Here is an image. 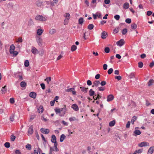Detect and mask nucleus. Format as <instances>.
Masks as SVG:
<instances>
[{"mask_svg": "<svg viewBox=\"0 0 154 154\" xmlns=\"http://www.w3.org/2000/svg\"><path fill=\"white\" fill-rule=\"evenodd\" d=\"M22 42V39L20 37L18 39L16 40V42Z\"/></svg>", "mask_w": 154, "mask_h": 154, "instance_id": "nucleus-52", "label": "nucleus"}, {"mask_svg": "<svg viewBox=\"0 0 154 154\" xmlns=\"http://www.w3.org/2000/svg\"><path fill=\"white\" fill-rule=\"evenodd\" d=\"M101 86H104L106 84V82L105 81H103L101 82L100 83Z\"/></svg>", "mask_w": 154, "mask_h": 154, "instance_id": "nucleus-54", "label": "nucleus"}, {"mask_svg": "<svg viewBox=\"0 0 154 154\" xmlns=\"http://www.w3.org/2000/svg\"><path fill=\"white\" fill-rule=\"evenodd\" d=\"M143 66V64L141 62H140L138 63V66L139 68H142Z\"/></svg>", "mask_w": 154, "mask_h": 154, "instance_id": "nucleus-51", "label": "nucleus"}, {"mask_svg": "<svg viewBox=\"0 0 154 154\" xmlns=\"http://www.w3.org/2000/svg\"><path fill=\"white\" fill-rule=\"evenodd\" d=\"M54 150V149L52 147H50L49 154H53V151Z\"/></svg>", "mask_w": 154, "mask_h": 154, "instance_id": "nucleus-53", "label": "nucleus"}, {"mask_svg": "<svg viewBox=\"0 0 154 154\" xmlns=\"http://www.w3.org/2000/svg\"><path fill=\"white\" fill-rule=\"evenodd\" d=\"M29 65V62L28 60H26L24 62V65L26 67H28Z\"/></svg>", "mask_w": 154, "mask_h": 154, "instance_id": "nucleus-36", "label": "nucleus"}, {"mask_svg": "<svg viewBox=\"0 0 154 154\" xmlns=\"http://www.w3.org/2000/svg\"><path fill=\"white\" fill-rule=\"evenodd\" d=\"M137 118L135 116H134L132 117V118L131 119V123L132 124H134V122L137 120Z\"/></svg>", "mask_w": 154, "mask_h": 154, "instance_id": "nucleus-30", "label": "nucleus"}, {"mask_svg": "<svg viewBox=\"0 0 154 154\" xmlns=\"http://www.w3.org/2000/svg\"><path fill=\"white\" fill-rule=\"evenodd\" d=\"M56 136L54 135H52L51 136V141L52 143L56 142Z\"/></svg>", "mask_w": 154, "mask_h": 154, "instance_id": "nucleus-18", "label": "nucleus"}, {"mask_svg": "<svg viewBox=\"0 0 154 154\" xmlns=\"http://www.w3.org/2000/svg\"><path fill=\"white\" fill-rule=\"evenodd\" d=\"M71 107L75 111H77L79 110V108L78 106L76 104H72L71 106Z\"/></svg>", "mask_w": 154, "mask_h": 154, "instance_id": "nucleus-11", "label": "nucleus"}, {"mask_svg": "<svg viewBox=\"0 0 154 154\" xmlns=\"http://www.w3.org/2000/svg\"><path fill=\"white\" fill-rule=\"evenodd\" d=\"M65 91L67 92H72L73 95L76 94V92L75 91V88H71L68 89H66Z\"/></svg>", "mask_w": 154, "mask_h": 154, "instance_id": "nucleus-7", "label": "nucleus"}, {"mask_svg": "<svg viewBox=\"0 0 154 154\" xmlns=\"http://www.w3.org/2000/svg\"><path fill=\"white\" fill-rule=\"evenodd\" d=\"M131 122L130 121H128L126 124V127L127 128H129L130 127V125Z\"/></svg>", "mask_w": 154, "mask_h": 154, "instance_id": "nucleus-55", "label": "nucleus"}, {"mask_svg": "<svg viewBox=\"0 0 154 154\" xmlns=\"http://www.w3.org/2000/svg\"><path fill=\"white\" fill-rule=\"evenodd\" d=\"M20 86L22 87H24L26 86V83L25 82L22 81L20 83Z\"/></svg>", "mask_w": 154, "mask_h": 154, "instance_id": "nucleus-37", "label": "nucleus"}, {"mask_svg": "<svg viewBox=\"0 0 154 154\" xmlns=\"http://www.w3.org/2000/svg\"><path fill=\"white\" fill-rule=\"evenodd\" d=\"M16 154H21V152L19 150H17L15 151Z\"/></svg>", "mask_w": 154, "mask_h": 154, "instance_id": "nucleus-64", "label": "nucleus"}, {"mask_svg": "<svg viewBox=\"0 0 154 154\" xmlns=\"http://www.w3.org/2000/svg\"><path fill=\"white\" fill-rule=\"evenodd\" d=\"M15 46L14 45H11L10 47V53L12 54L14 56H16L18 54V52L16 51H14Z\"/></svg>", "mask_w": 154, "mask_h": 154, "instance_id": "nucleus-1", "label": "nucleus"}, {"mask_svg": "<svg viewBox=\"0 0 154 154\" xmlns=\"http://www.w3.org/2000/svg\"><path fill=\"white\" fill-rule=\"evenodd\" d=\"M69 120L70 122H72L73 121H75L76 120H78L76 119V118L75 117H70Z\"/></svg>", "mask_w": 154, "mask_h": 154, "instance_id": "nucleus-28", "label": "nucleus"}, {"mask_svg": "<svg viewBox=\"0 0 154 154\" xmlns=\"http://www.w3.org/2000/svg\"><path fill=\"white\" fill-rule=\"evenodd\" d=\"M15 138H16V137L13 135H11V141H14V140H15Z\"/></svg>", "mask_w": 154, "mask_h": 154, "instance_id": "nucleus-46", "label": "nucleus"}, {"mask_svg": "<svg viewBox=\"0 0 154 154\" xmlns=\"http://www.w3.org/2000/svg\"><path fill=\"white\" fill-rule=\"evenodd\" d=\"M41 132L44 134H47L49 132V130L48 129L42 128L41 129Z\"/></svg>", "mask_w": 154, "mask_h": 154, "instance_id": "nucleus-10", "label": "nucleus"}, {"mask_svg": "<svg viewBox=\"0 0 154 154\" xmlns=\"http://www.w3.org/2000/svg\"><path fill=\"white\" fill-rule=\"evenodd\" d=\"M96 14L97 15V17H98L99 18H101L102 17L101 14L100 13L98 12H97L96 13Z\"/></svg>", "mask_w": 154, "mask_h": 154, "instance_id": "nucleus-59", "label": "nucleus"}, {"mask_svg": "<svg viewBox=\"0 0 154 154\" xmlns=\"http://www.w3.org/2000/svg\"><path fill=\"white\" fill-rule=\"evenodd\" d=\"M95 93L94 91L92 89H91L89 91V94L90 96H93Z\"/></svg>", "mask_w": 154, "mask_h": 154, "instance_id": "nucleus-25", "label": "nucleus"}, {"mask_svg": "<svg viewBox=\"0 0 154 154\" xmlns=\"http://www.w3.org/2000/svg\"><path fill=\"white\" fill-rule=\"evenodd\" d=\"M80 88L81 89V91L85 93L87 92V90L88 89V88H86L84 87H80Z\"/></svg>", "mask_w": 154, "mask_h": 154, "instance_id": "nucleus-21", "label": "nucleus"}, {"mask_svg": "<svg viewBox=\"0 0 154 154\" xmlns=\"http://www.w3.org/2000/svg\"><path fill=\"white\" fill-rule=\"evenodd\" d=\"M131 20L130 18H127L125 20V22L128 23H130L131 22Z\"/></svg>", "mask_w": 154, "mask_h": 154, "instance_id": "nucleus-50", "label": "nucleus"}, {"mask_svg": "<svg viewBox=\"0 0 154 154\" xmlns=\"http://www.w3.org/2000/svg\"><path fill=\"white\" fill-rule=\"evenodd\" d=\"M28 23L29 25H32L33 24V21L32 19H29V20Z\"/></svg>", "mask_w": 154, "mask_h": 154, "instance_id": "nucleus-45", "label": "nucleus"}, {"mask_svg": "<svg viewBox=\"0 0 154 154\" xmlns=\"http://www.w3.org/2000/svg\"><path fill=\"white\" fill-rule=\"evenodd\" d=\"M44 109L42 106H39L38 108V112L40 113H42L43 112Z\"/></svg>", "mask_w": 154, "mask_h": 154, "instance_id": "nucleus-19", "label": "nucleus"}, {"mask_svg": "<svg viewBox=\"0 0 154 154\" xmlns=\"http://www.w3.org/2000/svg\"><path fill=\"white\" fill-rule=\"evenodd\" d=\"M41 119L42 121L44 122H46L47 121V119L44 118L43 116H42Z\"/></svg>", "mask_w": 154, "mask_h": 154, "instance_id": "nucleus-60", "label": "nucleus"}, {"mask_svg": "<svg viewBox=\"0 0 154 154\" xmlns=\"http://www.w3.org/2000/svg\"><path fill=\"white\" fill-rule=\"evenodd\" d=\"M84 22L83 19L82 17L80 18L79 20V23L80 24H82Z\"/></svg>", "mask_w": 154, "mask_h": 154, "instance_id": "nucleus-32", "label": "nucleus"}, {"mask_svg": "<svg viewBox=\"0 0 154 154\" xmlns=\"http://www.w3.org/2000/svg\"><path fill=\"white\" fill-rule=\"evenodd\" d=\"M110 51L109 48V47H106L104 49V51L106 53H108Z\"/></svg>", "mask_w": 154, "mask_h": 154, "instance_id": "nucleus-43", "label": "nucleus"}, {"mask_svg": "<svg viewBox=\"0 0 154 154\" xmlns=\"http://www.w3.org/2000/svg\"><path fill=\"white\" fill-rule=\"evenodd\" d=\"M66 137L65 135L64 134H62L60 136V142H63Z\"/></svg>", "mask_w": 154, "mask_h": 154, "instance_id": "nucleus-23", "label": "nucleus"}, {"mask_svg": "<svg viewBox=\"0 0 154 154\" xmlns=\"http://www.w3.org/2000/svg\"><path fill=\"white\" fill-rule=\"evenodd\" d=\"M115 123V121L114 120L110 122L109 123V125L110 126L112 127L113 126Z\"/></svg>", "mask_w": 154, "mask_h": 154, "instance_id": "nucleus-34", "label": "nucleus"}, {"mask_svg": "<svg viewBox=\"0 0 154 154\" xmlns=\"http://www.w3.org/2000/svg\"><path fill=\"white\" fill-rule=\"evenodd\" d=\"M43 30L41 29H38L37 30V35L40 36L41 35L43 32Z\"/></svg>", "mask_w": 154, "mask_h": 154, "instance_id": "nucleus-13", "label": "nucleus"}, {"mask_svg": "<svg viewBox=\"0 0 154 154\" xmlns=\"http://www.w3.org/2000/svg\"><path fill=\"white\" fill-rule=\"evenodd\" d=\"M36 94L34 92H31L30 93L29 96L33 98H35L36 97Z\"/></svg>", "mask_w": 154, "mask_h": 154, "instance_id": "nucleus-17", "label": "nucleus"}, {"mask_svg": "<svg viewBox=\"0 0 154 154\" xmlns=\"http://www.w3.org/2000/svg\"><path fill=\"white\" fill-rule=\"evenodd\" d=\"M98 89L100 91H103L104 90V88L103 87H99Z\"/></svg>", "mask_w": 154, "mask_h": 154, "instance_id": "nucleus-58", "label": "nucleus"}, {"mask_svg": "<svg viewBox=\"0 0 154 154\" xmlns=\"http://www.w3.org/2000/svg\"><path fill=\"white\" fill-rule=\"evenodd\" d=\"M113 71V69L112 68H111L108 70L107 73L109 74L110 75L112 72Z\"/></svg>", "mask_w": 154, "mask_h": 154, "instance_id": "nucleus-40", "label": "nucleus"}, {"mask_svg": "<svg viewBox=\"0 0 154 154\" xmlns=\"http://www.w3.org/2000/svg\"><path fill=\"white\" fill-rule=\"evenodd\" d=\"M139 128L138 127H136L135 128V130L133 132V135L135 136H137L138 135H139L141 134V131L138 130Z\"/></svg>", "mask_w": 154, "mask_h": 154, "instance_id": "nucleus-4", "label": "nucleus"}, {"mask_svg": "<svg viewBox=\"0 0 154 154\" xmlns=\"http://www.w3.org/2000/svg\"><path fill=\"white\" fill-rule=\"evenodd\" d=\"M149 143L146 141H143L138 144V146L140 147L149 146Z\"/></svg>", "mask_w": 154, "mask_h": 154, "instance_id": "nucleus-5", "label": "nucleus"}, {"mask_svg": "<svg viewBox=\"0 0 154 154\" xmlns=\"http://www.w3.org/2000/svg\"><path fill=\"white\" fill-rule=\"evenodd\" d=\"M31 52L32 53L34 54H38V51L37 49L33 46L31 48Z\"/></svg>", "mask_w": 154, "mask_h": 154, "instance_id": "nucleus-8", "label": "nucleus"}, {"mask_svg": "<svg viewBox=\"0 0 154 154\" xmlns=\"http://www.w3.org/2000/svg\"><path fill=\"white\" fill-rule=\"evenodd\" d=\"M6 86H5L4 87H2V88L1 89V91L2 93H4L7 91V88H6Z\"/></svg>", "mask_w": 154, "mask_h": 154, "instance_id": "nucleus-27", "label": "nucleus"}, {"mask_svg": "<svg viewBox=\"0 0 154 154\" xmlns=\"http://www.w3.org/2000/svg\"><path fill=\"white\" fill-rule=\"evenodd\" d=\"M33 132V126L32 125H31L29 128L28 131V135H29L32 134Z\"/></svg>", "mask_w": 154, "mask_h": 154, "instance_id": "nucleus-9", "label": "nucleus"}, {"mask_svg": "<svg viewBox=\"0 0 154 154\" xmlns=\"http://www.w3.org/2000/svg\"><path fill=\"white\" fill-rule=\"evenodd\" d=\"M41 149L38 148L37 149H35L34 151V154H38V152Z\"/></svg>", "mask_w": 154, "mask_h": 154, "instance_id": "nucleus-38", "label": "nucleus"}, {"mask_svg": "<svg viewBox=\"0 0 154 154\" xmlns=\"http://www.w3.org/2000/svg\"><path fill=\"white\" fill-rule=\"evenodd\" d=\"M35 19L36 20L45 21L47 20V17H44L42 15H38L35 17Z\"/></svg>", "mask_w": 154, "mask_h": 154, "instance_id": "nucleus-3", "label": "nucleus"}, {"mask_svg": "<svg viewBox=\"0 0 154 154\" xmlns=\"http://www.w3.org/2000/svg\"><path fill=\"white\" fill-rule=\"evenodd\" d=\"M103 67L104 70H106L107 68V65L106 64H104L103 65Z\"/></svg>", "mask_w": 154, "mask_h": 154, "instance_id": "nucleus-61", "label": "nucleus"}, {"mask_svg": "<svg viewBox=\"0 0 154 154\" xmlns=\"http://www.w3.org/2000/svg\"><path fill=\"white\" fill-rule=\"evenodd\" d=\"M129 77L130 79H132L135 77V74L134 73H131L129 75Z\"/></svg>", "mask_w": 154, "mask_h": 154, "instance_id": "nucleus-48", "label": "nucleus"}, {"mask_svg": "<svg viewBox=\"0 0 154 154\" xmlns=\"http://www.w3.org/2000/svg\"><path fill=\"white\" fill-rule=\"evenodd\" d=\"M107 32L105 31H103L101 34V37L103 39H105L107 37Z\"/></svg>", "mask_w": 154, "mask_h": 154, "instance_id": "nucleus-14", "label": "nucleus"}, {"mask_svg": "<svg viewBox=\"0 0 154 154\" xmlns=\"http://www.w3.org/2000/svg\"><path fill=\"white\" fill-rule=\"evenodd\" d=\"M125 43V42L123 39H121L116 42V45L120 47L122 46Z\"/></svg>", "mask_w": 154, "mask_h": 154, "instance_id": "nucleus-6", "label": "nucleus"}, {"mask_svg": "<svg viewBox=\"0 0 154 154\" xmlns=\"http://www.w3.org/2000/svg\"><path fill=\"white\" fill-rule=\"evenodd\" d=\"M87 84L88 85H92L91 81L90 80H88L87 81Z\"/></svg>", "mask_w": 154, "mask_h": 154, "instance_id": "nucleus-63", "label": "nucleus"}, {"mask_svg": "<svg viewBox=\"0 0 154 154\" xmlns=\"http://www.w3.org/2000/svg\"><path fill=\"white\" fill-rule=\"evenodd\" d=\"M14 115L11 116L10 118V121L13 122L14 121Z\"/></svg>", "mask_w": 154, "mask_h": 154, "instance_id": "nucleus-56", "label": "nucleus"}, {"mask_svg": "<svg viewBox=\"0 0 154 154\" xmlns=\"http://www.w3.org/2000/svg\"><path fill=\"white\" fill-rule=\"evenodd\" d=\"M129 4L128 3L126 2L123 5V8L125 9H127L129 7Z\"/></svg>", "mask_w": 154, "mask_h": 154, "instance_id": "nucleus-22", "label": "nucleus"}, {"mask_svg": "<svg viewBox=\"0 0 154 154\" xmlns=\"http://www.w3.org/2000/svg\"><path fill=\"white\" fill-rule=\"evenodd\" d=\"M26 147L27 149L30 150L31 149V146L29 144H27L26 146Z\"/></svg>", "mask_w": 154, "mask_h": 154, "instance_id": "nucleus-47", "label": "nucleus"}, {"mask_svg": "<svg viewBox=\"0 0 154 154\" xmlns=\"http://www.w3.org/2000/svg\"><path fill=\"white\" fill-rule=\"evenodd\" d=\"M154 150V146H152L149 149L148 151V154H152Z\"/></svg>", "mask_w": 154, "mask_h": 154, "instance_id": "nucleus-16", "label": "nucleus"}, {"mask_svg": "<svg viewBox=\"0 0 154 154\" xmlns=\"http://www.w3.org/2000/svg\"><path fill=\"white\" fill-rule=\"evenodd\" d=\"M114 98V96L112 95H109L107 97V101L108 102L111 101Z\"/></svg>", "mask_w": 154, "mask_h": 154, "instance_id": "nucleus-12", "label": "nucleus"}, {"mask_svg": "<svg viewBox=\"0 0 154 154\" xmlns=\"http://www.w3.org/2000/svg\"><path fill=\"white\" fill-rule=\"evenodd\" d=\"M115 78L116 79H117L118 80H120L122 79V77L120 76H115Z\"/></svg>", "mask_w": 154, "mask_h": 154, "instance_id": "nucleus-57", "label": "nucleus"}, {"mask_svg": "<svg viewBox=\"0 0 154 154\" xmlns=\"http://www.w3.org/2000/svg\"><path fill=\"white\" fill-rule=\"evenodd\" d=\"M94 27V26L92 24H90L88 26V29L89 30L92 29Z\"/></svg>", "mask_w": 154, "mask_h": 154, "instance_id": "nucleus-35", "label": "nucleus"}, {"mask_svg": "<svg viewBox=\"0 0 154 154\" xmlns=\"http://www.w3.org/2000/svg\"><path fill=\"white\" fill-rule=\"evenodd\" d=\"M64 16L66 19H69L70 18V16L69 13H66L64 15Z\"/></svg>", "mask_w": 154, "mask_h": 154, "instance_id": "nucleus-24", "label": "nucleus"}, {"mask_svg": "<svg viewBox=\"0 0 154 154\" xmlns=\"http://www.w3.org/2000/svg\"><path fill=\"white\" fill-rule=\"evenodd\" d=\"M36 41L38 45L39 46H42L43 44V42L42 38L40 36L36 35Z\"/></svg>", "mask_w": 154, "mask_h": 154, "instance_id": "nucleus-2", "label": "nucleus"}, {"mask_svg": "<svg viewBox=\"0 0 154 154\" xmlns=\"http://www.w3.org/2000/svg\"><path fill=\"white\" fill-rule=\"evenodd\" d=\"M120 18V16L119 15H116L114 16V18L117 20H118Z\"/></svg>", "mask_w": 154, "mask_h": 154, "instance_id": "nucleus-41", "label": "nucleus"}, {"mask_svg": "<svg viewBox=\"0 0 154 154\" xmlns=\"http://www.w3.org/2000/svg\"><path fill=\"white\" fill-rule=\"evenodd\" d=\"M77 47L75 45H72L71 47V51H75L77 49Z\"/></svg>", "mask_w": 154, "mask_h": 154, "instance_id": "nucleus-26", "label": "nucleus"}, {"mask_svg": "<svg viewBox=\"0 0 154 154\" xmlns=\"http://www.w3.org/2000/svg\"><path fill=\"white\" fill-rule=\"evenodd\" d=\"M62 110L60 109H55V112L56 113H60Z\"/></svg>", "mask_w": 154, "mask_h": 154, "instance_id": "nucleus-62", "label": "nucleus"}, {"mask_svg": "<svg viewBox=\"0 0 154 154\" xmlns=\"http://www.w3.org/2000/svg\"><path fill=\"white\" fill-rule=\"evenodd\" d=\"M154 82V80L152 79H150L149 82H148V85L149 86H150L152 85L153 84V83Z\"/></svg>", "mask_w": 154, "mask_h": 154, "instance_id": "nucleus-29", "label": "nucleus"}, {"mask_svg": "<svg viewBox=\"0 0 154 154\" xmlns=\"http://www.w3.org/2000/svg\"><path fill=\"white\" fill-rule=\"evenodd\" d=\"M131 28L133 29H135L137 27V25L135 23L132 24L131 25Z\"/></svg>", "mask_w": 154, "mask_h": 154, "instance_id": "nucleus-39", "label": "nucleus"}, {"mask_svg": "<svg viewBox=\"0 0 154 154\" xmlns=\"http://www.w3.org/2000/svg\"><path fill=\"white\" fill-rule=\"evenodd\" d=\"M7 7L9 9H11L13 8V5L12 3H8L7 5Z\"/></svg>", "mask_w": 154, "mask_h": 154, "instance_id": "nucleus-20", "label": "nucleus"}, {"mask_svg": "<svg viewBox=\"0 0 154 154\" xmlns=\"http://www.w3.org/2000/svg\"><path fill=\"white\" fill-rule=\"evenodd\" d=\"M69 19H65L64 20V24L65 25H66L68 23L69 20Z\"/></svg>", "mask_w": 154, "mask_h": 154, "instance_id": "nucleus-49", "label": "nucleus"}, {"mask_svg": "<svg viewBox=\"0 0 154 154\" xmlns=\"http://www.w3.org/2000/svg\"><path fill=\"white\" fill-rule=\"evenodd\" d=\"M56 32V30L54 29H51L49 31V33L51 34H53L55 33Z\"/></svg>", "mask_w": 154, "mask_h": 154, "instance_id": "nucleus-33", "label": "nucleus"}, {"mask_svg": "<svg viewBox=\"0 0 154 154\" xmlns=\"http://www.w3.org/2000/svg\"><path fill=\"white\" fill-rule=\"evenodd\" d=\"M127 32V29L126 28H125L122 30V32L123 35H125L126 34V33Z\"/></svg>", "mask_w": 154, "mask_h": 154, "instance_id": "nucleus-42", "label": "nucleus"}, {"mask_svg": "<svg viewBox=\"0 0 154 154\" xmlns=\"http://www.w3.org/2000/svg\"><path fill=\"white\" fill-rule=\"evenodd\" d=\"M45 81H46L48 84H49V82L51 81V78L50 77H48L46 78L45 79Z\"/></svg>", "mask_w": 154, "mask_h": 154, "instance_id": "nucleus-31", "label": "nucleus"}, {"mask_svg": "<svg viewBox=\"0 0 154 154\" xmlns=\"http://www.w3.org/2000/svg\"><path fill=\"white\" fill-rule=\"evenodd\" d=\"M4 145L5 146L6 148H9L10 147V143L8 142H6L5 144Z\"/></svg>", "mask_w": 154, "mask_h": 154, "instance_id": "nucleus-44", "label": "nucleus"}, {"mask_svg": "<svg viewBox=\"0 0 154 154\" xmlns=\"http://www.w3.org/2000/svg\"><path fill=\"white\" fill-rule=\"evenodd\" d=\"M100 84L99 81L96 80L93 83V87L98 86Z\"/></svg>", "mask_w": 154, "mask_h": 154, "instance_id": "nucleus-15", "label": "nucleus"}]
</instances>
